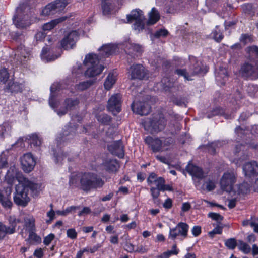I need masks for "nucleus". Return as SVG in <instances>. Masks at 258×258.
Returning a JSON list of instances; mask_svg holds the SVG:
<instances>
[{"label": "nucleus", "mask_w": 258, "mask_h": 258, "mask_svg": "<svg viewBox=\"0 0 258 258\" xmlns=\"http://www.w3.org/2000/svg\"><path fill=\"white\" fill-rule=\"evenodd\" d=\"M97 119L102 124L108 125L111 120V118L107 114H101L97 116Z\"/></svg>", "instance_id": "obj_40"}, {"label": "nucleus", "mask_w": 258, "mask_h": 258, "mask_svg": "<svg viewBox=\"0 0 258 258\" xmlns=\"http://www.w3.org/2000/svg\"><path fill=\"white\" fill-rule=\"evenodd\" d=\"M131 106L133 112L140 115H147L150 111V107L145 102H133Z\"/></svg>", "instance_id": "obj_18"}, {"label": "nucleus", "mask_w": 258, "mask_h": 258, "mask_svg": "<svg viewBox=\"0 0 258 258\" xmlns=\"http://www.w3.org/2000/svg\"><path fill=\"white\" fill-rule=\"evenodd\" d=\"M46 37V34L43 32H38L35 36L37 41H41Z\"/></svg>", "instance_id": "obj_62"}, {"label": "nucleus", "mask_w": 258, "mask_h": 258, "mask_svg": "<svg viewBox=\"0 0 258 258\" xmlns=\"http://www.w3.org/2000/svg\"><path fill=\"white\" fill-rule=\"evenodd\" d=\"M247 91L248 94H249L250 96H252L254 95V94L258 91V85H254V84H249Z\"/></svg>", "instance_id": "obj_53"}, {"label": "nucleus", "mask_w": 258, "mask_h": 258, "mask_svg": "<svg viewBox=\"0 0 258 258\" xmlns=\"http://www.w3.org/2000/svg\"><path fill=\"white\" fill-rule=\"evenodd\" d=\"M24 6H20L16 9V14L14 17L13 21L16 26L19 28H24L30 24L29 17L25 14Z\"/></svg>", "instance_id": "obj_7"}, {"label": "nucleus", "mask_w": 258, "mask_h": 258, "mask_svg": "<svg viewBox=\"0 0 258 258\" xmlns=\"http://www.w3.org/2000/svg\"><path fill=\"white\" fill-rule=\"evenodd\" d=\"M240 71L242 76L247 79L255 80L258 78V66L246 62L241 66Z\"/></svg>", "instance_id": "obj_12"}, {"label": "nucleus", "mask_w": 258, "mask_h": 258, "mask_svg": "<svg viewBox=\"0 0 258 258\" xmlns=\"http://www.w3.org/2000/svg\"><path fill=\"white\" fill-rule=\"evenodd\" d=\"M160 191L161 190L154 187L150 188L151 195L155 203H157V199L160 195Z\"/></svg>", "instance_id": "obj_52"}, {"label": "nucleus", "mask_w": 258, "mask_h": 258, "mask_svg": "<svg viewBox=\"0 0 258 258\" xmlns=\"http://www.w3.org/2000/svg\"><path fill=\"white\" fill-rule=\"evenodd\" d=\"M186 170L193 177L201 179L204 177L203 170L192 164H188L186 167Z\"/></svg>", "instance_id": "obj_22"}, {"label": "nucleus", "mask_w": 258, "mask_h": 258, "mask_svg": "<svg viewBox=\"0 0 258 258\" xmlns=\"http://www.w3.org/2000/svg\"><path fill=\"white\" fill-rule=\"evenodd\" d=\"M238 248L239 250L244 254L249 253L251 250L250 246L242 240H239L238 241Z\"/></svg>", "instance_id": "obj_36"}, {"label": "nucleus", "mask_w": 258, "mask_h": 258, "mask_svg": "<svg viewBox=\"0 0 258 258\" xmlns=\"http://www.w3.org/2000/svg\"><path fill=\"white\" fill-rule=\"evenodd\" d=\"M223 228V226L217 225L212 231L209 232V236L212 238L216 234H221L222 233Z\"/></svg>", "instance_id": "obj_50"}, {"label": "nucleus", "mask_w": 258, "mask_h": 258, "mask_svg": "<svg viewBox=\"0 0 258 258\" xmlns=\"http://www.w3.org/2000/svg\"><path fill=\"white\" fill-rule=\"evenodd\" d=\"M224 114L223 110L220 107H216L207 115V117L210 118L216 115H222Z\"/></svg>", "instance_id": "obj_49"}, {"label": "nucleus", "mask_w": 258, "mask_h": 258, "mask_svg": "<svg viewBox=\"0 0 258 258\" xmlns=\"http://www.w3.org/2000/svg\"><path fill=\"white\" fill-rule=\"evenodd\" d=\"M211 36L212 38L218 43L220 42L224 38V35L218 26L213 30Z\"/></svg>", "instance_id": "obj_33"}, {"label": "nucleus", "mask_w": 258, "mask_h": 258, "mask_svg": "<svg viewBox=\"0 0 258 258\" xmlns=\"http://www.w3.org/2000/svg\"><path fill=\"white\" fill-rule=\"evenodd\" d=\"M246 176L255 179V184L258 188V164L255 161H251L245 164L243 167Z\"/></svg>", "instance_id": "obj_11"}, {"label": "nucleus", "mask_w": 258, "mask_h": 258, "mask_svg": "<svg viewBox=\"0 0 258 258\" xmlns=\"http://www.w3.org/2000/svg\"><path fill=\"white\" fill-rule=\"evenodd\" d=\"M5 91L12 93L21 92L22 91V85L18 82L10 81L5 89Z\"/></svg>", "instance_id": "obj_25"}, {"label": "nucleus", "mask_w": 258, "mask_h": 258, "mask_svg": "<svg viewBox=\"0 0 258 258\" xmlns=\"http://www.w3.org/2000/svg\"><path fill=\"white\" fill-rule=\"evenodd\" d=\"M160 84L163 88L166 91L173 86V83L168 77L163 78L161 81Z\"/></svg>", "instance_id": "obj_41"}, {"label": "nucleus", "mask_w": 258, "mask_h": 258, "mask_svg": "<svg viewBox=\"0 0 258 258\" xmlns=\"http://www.w3.org/2000/svg\"><path fill=\"white\" fill-rule=\"evenodd\" d=\"M27 56L28 53L24 47L20 45L15 51L14 60L15 61L17 64H21L25 60Z\"/></svg>", "instance_id": "obj_21"}, {"label": "nucleus", "mask_w": 258, "mask_h": 258, "mask_svg": "<svg viewBox=\"0 0 258 258\" xmlns=\"http://www.w3.org/2000/svg\"><path fill=\"white\" fill-rule=\"evenodd\" d=\"M209 218H211L212 220L216 221L219 224L223 220L224 218L220 214L216 213L210 212L208 214Z\"/></svg>", "instance_id": "obj_48"}, {"label": "nucleus", "mask_w": 258, "mask_h": 258, "mask_svg": "<svg viewBox=\"0 0 258 258\" xmlns=\"http://www.w3.org/2000/svg\"><path fill=\"white\" fill-rule=\"evenodd\" d=\"M7 231V226L0 222V239H3L6 234H8Z\"/></svg>", "instance_id": "obj_55"}, {"label": "nucleus", "mask_w": 258, "mask_h": 258, "mask_svg": "<svg viewBox=\"0 0 258 258\" xmlns=\"http://www.w3.org/2000/svg\"><path fill=\"white\" fill-rule=\"evenodd\" d=\"M75 134V132L74 131V129L72 127H68V128L63 131L62 135L60 137H59V140H58V142L61 143V141L65 142L67 139L69 138H67L68 136H73Z\"/></svg>", "instance_id": "obj_38"}, {"label": "nucleus", "mask_w": 258, "mask_h": 258, "mask_svg": "<svg viewBox=\"0 0 258 258\" xmlns=\"http://www.w3.org/2000/svg\"><path fill=\"white\" fill-rule=\"evenodd\" d=\"M115 77L113 74L109 73L104 84L105 88L109 90L115 82Z\"/></svg>", "instance_id": "obj_35"}, {"label": "nucleus", "mask_w": 258, "mask_h": 258, "mask_svg": "<svg viewBox=\"0 0 258 258\" xmlns=\"http://www.w3.org/2000/svg\"><path fill=\"white\" fill-rule=\"evenodd\" d=\"M9 78V74L6 68L0 70V81L5 83Z\"/></svg>", "instance_id": "obj_47"}, {"label": "nucleus", "mask_w": 258, "mask_h": 258, "mask_svg": "<svg viewBox=\"0 0 258 258\" xmlns=\"http://www.w3.org/2000/svg\"><path fill=\"white\" fill-rule=\"evenodd\" d=\"M67 0H56L47 5L42 10L43 16H48L62 11L68 4Z\"/></svg>", "instance_id": "obj_6"}, {"label": "nucleus", "mask_w": 258, "mask_h": 258, "mask_svg": "<svg viewBox=\"0 0 258 258\" xmlns=\"http://www.w3.org/2000/svg\"><path fill=\"white\" fill-rule=\"evenodd\" d=\"M145 123L149 125L154 132H158L165 128L167 120L162 113H158L154 114L152 117L149 118V121Z\"/></svg>", "instance_id": "obj_8"}, {"label": "nucleus", "mask_w": 258, "mask_h": 258, "mask_svg": "<svg viewBox=\"0 0 258 258\" xmlns=\"http://www.w3.org/2000/svg\"><path fill=\"white\" fill-rule=\"evenodd\" d=\"M178 8L179 6L177 3H173L171 2L166 6V12L167 13L174 14L177 12Z\"/></svg>", "instance_id": "obj_44"}, {"label": "nucleus", "mask_w": 258, "mask_h": 258, "mask_svg": "<svg viewBox=\"0 0 258 258\" xmlns=\"http://www.w3.org/2000/svg\"><path fill=\"white\" fill-rule=\"evenodd\" d=\"M189 58L191 63L189 69V72H187L185 69H178L175 70V73L184 77L186 80H192L191 76L200 74L203 71L201 62H198L195 56H189Z\"/></svg>", "instance_id": "obj_4"}, {"label": "nucleus", "mask_w": 258, "mask_h": 258, "mask_svg": "<svg viewBox=\"0 0 258 258\" xmlns=\"http://www.w3.org/2000/svg\"><path fill=\"white\" fill-rule=\"evenodd\" d=\"M221 0H206L207 5L212 9H216L221 4Z\"/></svg>", "instance_id": "obj_46"}, {"label": "nucleus", "mask_w": 258, "mask_h": 258, "mask_svg": "<svg viewBox=\"0 0 258 258\" xmlns=\"http://www.w3.org/2000/svg\"><path fill=\"white\" fill-rule=\"evenodd\" d=\"M189 229L188 225L184 222H179L175 227L170 228L168 238L175 240L178 236H181L183 238L187 237Z\"/></svg>", "instance_id": "obj_9"}, {"label": "nucleus", "mask_w": 258, "mask_h": 258, "mask_svg": "<svg viewBox=\"0 0 258 258\" xmlns=\"http://www.w3.org/2000/svg\"><path fill=\"white\" fill-rule=\"evenodd\" d=\"M168 32L167 30L160 29L155 33L154 36L156 38H159L160 37H165L168 35Z\"/></svg>", "instance_id": "obj_56"}, {"label": "nucleus", "mask_w": 258, "mask_h": 258, "mask_svg": "<svg viewBox=\"0 0 258 258\" xmlns=\"http://www.w3.org/2000/svg\"><path fill=\"white\" fill-rule=\"evenodd\" d=\"M67 235L68 237L72 239H75L77 237V232L74 228L69 229L67 230Z\"/></svg>", "instance_id": "obj_54"}, {"label": "nucleus", "mask_w": 258, "mask_h": 258, "mask_svg": "<svg viewBox=\"0 0 258 258\" xmlns=\"http://www.w3.org/2000/svg\"><path fill=\"white\" fill-rule=\"evenodd\" d=\"M121 95L116 94L112 95L108 101L107 109L114 115L121 110Z\"/></svg>", "instance_id": "obj_15"}, {"label": "nucleus", "mask_w": 258, "mask_h": 258, "mask_svg": "<svg viewBox=\"0 0 258 258\" xmlns=\"http://www.w3.org/2000/svg\"><path fill=\"white\" fill-rule=\"evenodd\" d=\"M236 182V177L234 173H225L220 181L221 189L227 192L233 191L234 184Z\"/></svg>", "instance_id": "obj_10"}, {"label": "nucleus", "mask_w": 258, "mask_h": 258, "mask_svg": "<svg viewBox=\"0 0 258 258\" xmlns=\"http://www.w3.org/2000/svg\"><path fill=\"white\" fill-rule=\"evenodd\" d=\"M224 244L225 246L229 249L233 250L238 246V242L234 238H230L225 240Z\"/></svg>", "instance_id": "obj_39"}, {"label": "nucleus", "mask_w": 258, "mask_h": 258, "mask_svg": "<svg viewBox=\"0 0 258 258\" xmlns=\"http://www.w3.org/2000/svg\"><path fill=\"white\" fill-rule=\"evenodd\" d=\"M250 185L246 183L243 182L241 184L236 185L237 190L233 189V191L237 192L238 195L247 194L249 191Z\"/></svg>", "instance_id": "obj_31"}, {"label": "nucleus", "mask_w": 258, "mask_h": 258, "mask_svg": "<svg viewBox=\"0 0 258 258\" xmlns=\"http://www.w3.org/2000/svg\"><path fill=\"white\" fill-rule=\"evenodd\" d=\"M116 48V46L114 45L108 44L102 46L99 49L98 55L94 53H90L86 55L83 62L84 65L87 68L85 72V76L88 77H94L101 74L104 67L103 65H99V62L113 54Z\"/></svg>", "instance_id": "obj_1"}, {"label": "nucleus", "mask_w": 258, "mask_h": 258, "mask_svg": "<svg viewBox=\"0 0 258 258\" xmlns=\"http://www.w3.org/2000/svg\"><path fill=\"white\" fill-rule=\"evenodd\" d=\"M104 181L96 173L84 172L80 177V188L85 192L102 188Z\"/></svg>", "instance_id": "obj_3"}, {"label": "nucleus", "mask_w": 258, "mask_h": 258, "mask_svg": "<svg viewBox=\"0 0 258 258\" xmlns=\"http://www.w3.org/2000/svg\"><path fill=\"white\" fill-rule=\"evenodd\" d=\"M126 18L128 22L135 21L133 26L134 29L140 31L144 28L145 18L142 10L139 9L132 10L130 14L127 15Z\"/></svg>", "instance_id": "obj_5"}, {"label": "nucleus", "mask_w": 258, "mask_h": 258, "mask_svg": "<svg viewBox=\"0 0 258 258\" xmlns=\"http://www.w3.org/2000/svg\"><path fill=\"white\" fill-rule=\"evenodd\" d=\"M130 73L131 79L143 80L147 76V70L140 64L131 66L130 68Z\"/></svg>", "instance_id": "obj_14"}, {"label": "nucleus", "mask_w": 258, "mask_h": 258, "mask_svg": "<svg viewBox=\"0 0 258 258\" xmlns=\"http://www.w3.org/2000/svg\"><path fill=\"white\" fill-rule=\"evenodd\" d=\"M95 82H96L95 79L89 80L86 81H83V82H80L79 84L77 85L76 88L79 90L84 91V90L89 88L92 85H93Z\"/></svg>", "instance_id": "obj_34"}, {"label": "nucleus", "mask_w": 258, "mask_h": 258, "mask_svg": "<svg viewBox=\"0 0 258 258\" xmlns=\"http://www.w3.org/2000/svg\"><path fill=\"white\" fill-rule=\"evenodd\" d=\"M191 232L193 235L197 237L201 233V227L199 226H194L191 230Z\"/></svg>", "instance_id": "obj_60"}, {"label": "nucleus", "mask_w": 258, "mask_h": 258, "mask_svg": "<svg viewBox=\"0 0 258 258\" xmlns=\"http://www.w3.org/2000/svg\"><path fill=\"white\" fill-rule=\"evenodd\" d=\"M65 19L66 18L64 17H61L52 20L48 23H46L43 25V30L44 31L50 30L53 29L57 24L64 21Z\"/></svg>", "instance_id": "obj_32"}, {"label": "nucleus", "mask_w": 258, "mask_h": 258, "mask_svg": "<svg viewBox=\"0 0 258 258\" xmlns=\"http://www.w3.org/2000/svg\"><path fill=\"white\" fill-rule=\"evenodd\" d=\"M79 103V100L78 99H72V98H67L64 101V104L66 105V108L68 110H71L78 105Z\"/></svg>", "instance_id": "obj_37"}, {"label": "nucleus", "mask_w": 258, "mask_h": 258, "mask_svg": "<svg viewBox=\"0 0 258 258\" xmlns=\"http://www.w3.org/2000/svg\"><path fill=\"white\" fill-rule=\"evenodd\" d=\"M240 41L244 45L253 41V39L251 35L248 34H242L240 38Z\"/></svg>", "instance_id": "obj_45"}, {"label": "nucleus", "mask_w": 258, "mask_h": 258, "mask_svg": "<svg viewBox=\"0 0 258 258\" xmlns=\"http://www.w3.org/2000/svg\"><path fill=\"white\" fill-rule=\"evenodd\" d=\"M102 247L101 243H98L93 247H89V252L91 253H94L95 252L97 251L98 249Z\"/></svg>", "instance_id": "obj_63"}, {"label": "nucleus", "mask_w": 258, "mask_h": 258, "mask_svg": "<svg viewBox=\"0 0 258 258\" xmlns=\"http://www.w3.org/2000/svg\"><path fill=\"white\" fill-rule=\"evenodd\" d=\"M0 203L6 209L11 208L13 203L11 201L10 194L4 195L0 193Z\"/></svg>", "instance_id": "obj_28"}, {"label": "nucleus", "mask_w": 258, "mask_h": 258, "mask_svg": "<svg viewBox=\"0 0 258 258\" xmlns=\"http://www.w3.org/2000/svg\"><path fill=\"white\" fill-rule=\"evenodd\" d=\"M101 6L103 14L107 15L110 13L111 4L107 0H102Z\"/></svg>", "instance_id": "obj_42"}, {"label": "nucleus", "mask_w": 258, "mask_h": 258, "mask_svg": "<svg viewBox=\"0 0 258 258\" xmlns=\"http://www.w3.org/2000/svg\"><path fill=\"white\" fill-rule=\"evenodd\" d=\"M109 152L113 155L122 158L124 155L123 146L121 140H118L111 142L107 146Z\"/></svg>", "instance_id": "obj_17"}, {"label": "nucleus", "mask_w": 258, "mask_h": 258, "mask_svg": "<svg viewBox=\"0 0 258 258\" xmlns=\"http://www.w3.org/2000/svg\"><path fill=\"white\" fill-rule=\"evenodd\" d=\"M145 142L151 147L154 152H159L163 151V141L158 138L148 136L145 139Z\"/></svg>", "instance_id": "obj_19"}, {"label": "nucleus", "mask_w": 258, "mask_h": 258, "mask_svg": "<svg viewBox=\"0 0 258 258\" xmlns=\"http://www.w3.org/2000/svg\"><path fill=\"white\" fill-rule=\"evenodd\" d=\"M172 102L175 104L179 106H186V99L183 97H174L172 98Z\"/></svg>", "instance_id": "obj_43"}, {"label": "nucleus", "mask_w": 258, "mask_h": 258, "mask_svg": "<svg viewBox=\"0 0 258 258\" xmlns=\"http://www.w3.org/2000/svg\"><path fill=\"white\" fill-rule=\"evenodd\" d=\"M40 187L38 184L25 179L22 183L16 186L13 197L14 203L18 206L26 207L30 201L29 191H31L33 197H36L39 194Z\"/></svg>", "instance_id": "obj_2"}, {"label": "nucleus", "mask_w": 258, "mask_h": 258, "mask_svg": "<svg viewBox=\"0 0 258 258\" xmlns=\"http://www.w3.org/2000/svg\"><path fill=\"white\" fill-rule=\"evenodd\" d=\"M160 19V14L157 9L153 8L149 14V19L147 22L148 25L155 24Z\"/></svg>", "instance_id": "obj_30"}, {"label": "nucleus", "mask_w": 258, "mask_h": 258, "mask_svg": "<svg viewBox=\"0 0 258 258\" xmlns=\"http://www.w3.org/2000/svg\"><path fill=\"white\" fill-rule=\"evenodd\" d=\"M124 248L125 250L130 253L134 251V246L131 243L126 242Z\"/></svg>", "instance_id": "obj_61"}, {"label": "nucleus", "mask_w": 258, "mask_h": 258, "mask_svg": "<svg viewBox=\"0 0 258 258\" xmlns=\"http://www.w3.org/2000/svg\"><path fill=\"white\" fill-rule=\"evenodd\" d=\"M22 168L24 172L29 173L34 168L36 161L30 153L25 154L21 158Z\"/></svg>", "instance_id": "obj_16"}, {"label": "nucleus", "mask_w": 258, "mask_h": 258, "mask_svg": "<svg viewBox=\"0 0 258 258\" xmlns=\"http://www.w3.org/2000/svg\"><path fill=\"white\" fill-rule=\"evenodd\" d=\"M9 226H7L8 234H12L15 232L16 227L18 223L21 222L19 219H17L15 216H10L8 219Z\"/></svg>", "instance_id": "obj_27"}, {"label": "nucleus", "mask_w": 258, "mask_h": 258, "mask_svg": "<svg viewBox=\"0 0 258 258\" xmlns=\"http://www.w3.org/2000/svg\"><path fill=\"white\" fill-rule=\"evenodd\" d=\"M215 183L213 181H209L206 183V188L208 191H211L214 190L215 189Z\"/></svg>", "instance_id": "obj_64"}, {"label": "nucleus", "mask_w": 258, "mask_h": 258, "mask_svg": "<svg viewBox=\"0 0 258 258\" xmlns=\"http://www.w3.org/2000/svg\"><path fill=\"white\" fill-rule=\"evenodd\" d=\"M179 249H177L176 244H174L172 246V249L166 251L170 257L172 255H177L179 253Z\"/></svg>", "instance_id": "obj_59"}, {"label": "nucleus", "mask_w": 258, "mask_h": 258, "mask_svg": "<svg viewBox=\"0 0 258 258\" xmlns=\"http://www.w3.org/2000/svg\"><path fill=\"white\" fill-rule=\"evenodd\" d=\"M55 235L53 233H50L47 236H46L43 240V243L45 245H48L51 241L54 239Z\"/></svg>", "instance_id": "obj_57"}, {"label": "nucleus", "mask_w": 258, "mask_h": 258, "mask_svg": "<svg viewBox=\"0 0 258 258\" xmlns=\"http://www.w3.org/2000/svg\"><path fill=\"white\" fill-rule=\"evenodd\" d=\"M60 88V85L58 84H53L50 87L51 94L49 99V105L53 108L56 107L58 105V102L56 100V93Z\"/></svg>", "instance_id": "obj_23"}, {"label": "nucleus", "mask_w": 258, "mask_h": 258, "mask_svg": "<svg viewBox=\"0 0 258 258\" xmlns=\"http://www.w3.org/2000/svg\"><path fill=\"white\" fill-rule=\"evenodd\" d=\"M154 182L156 185V187L155 188L159 189L161 191L162 189H163V187H165L164 184L165 183V180L162 177H158L156 179H155L154 180Z\"/></svg>", "instance_id": "obj_51"}, {"label": "nucleus", "mask_w": 258, "mask_h": 258, "mask_svg": "<svg viewBox=\"0 0 258 258\" xmlns=\"http://www.w3.org/2000/svg\"><path fill=\"white\" fill-rule=\"evenodd\" d=\"M28 239L31 241H34L36 242H39L41 241V238L36 233L34 232H31L29 234Z\"/></svg>", "instance_id": "obj_58"}, {"label": "nucleus", "mask_w": 258, "mask_h": 258, "mask_svg": "<svg viewBox=\"0 0 258 258\" xmlns=\"http://www.w3.org/2000/svg\"><path fill=\"white\" fill-rule=\"evenodd\" d=\"M242 11L250 17L254 16L256 12L257 6L252 4H246L241 6Z\"/></svg>", "instance_id": "obj_29"}, {"label": "nucleus", "mask_w": 258, "mask_h": 258, "mask_svg": "<svg viewBox=\"0 0 258 258\" xmlns=\"http://www.w3.org/2000/svg\"><path fill=\"white\" fill-rule=\"evenodd\" d=\"M78 39V32L76 30L72 31L62 39L61 41V45L64 49H72L75 46Z\"/></svg>", "instance_id": "obj_13"}, {"label": "nucleus", "mask_w": 258, "mask_h": 258, "mask_svg": "<svg viewBox=\"0 0 258 258\" xmlns=\"http://www.w3.org/2000/svg\"><path fill=\"white\" fill-rule=\"evenodd\" d=\"M102 165L104 169L108 172H116L119 167V164L116 159H108L105 160Z\"/></svg>", "instance_id": "obj_24"}, {"label": "nucleus", "mask_w": 258, "mask_h": 258, "mask_svg": "<svg viewBox=\"0 0 258 258\" xmlns=\"http://www.w3.org/2000/svg\"><path fill=\"white\" fill-rule=\"evenodd\" d=\"M125 51L128 56L135 59L142 53L143 49L138 44L130 43L126 45Z\"/></svg>", "instance_id": "obj_20"}, {"label": "nucleus", "mask_w": 258, "mask_h": 258, "mask_svg": "<svg viewBox=\"0 0 258 258\" xmlns=\"http://www.w3.org/2000/svg\"><path fill=\"white\" fill-rule=\"evenodd\" d=\"M29 140V143L34 147H39L42 143V139L37 133H33L28 135L25 138V140Z\"/></svg>", "instance_id": "obj_26"}]
</instances>
